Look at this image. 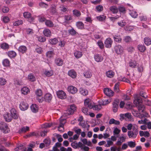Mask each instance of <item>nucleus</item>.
Returning <instances> with one entry per match:
<instances>
[{"label": "nucleus", "instance_id": "nucleus-1", "mask_svg": "<svg viewBox=\"0 0 151 151\" xmlns=\"http://www.w3.org/2000/svg\"><path fill=\"white\" fill-rule=\"evenodd\" d=\"M142 103V100L141 98L139 96L135 97L134 100V103L136 106H138V108L139 111L140 112H143V114H145L146 113L144 111L145 106L141 104Z\"/></svg>", "mask_w": 151, "mask_h": 151}, {"label": "nucleus", "instance_id": "nucleus-2", "mask_svg": "<svg viewBox=\"0 0 151 151\" xmlns=\"http://www.w3.org/2000/svg\"><path fill=\"white\" fill-rule=\"evenodd\" d=\"M0 129L5 134L9 133L10 131L7 124L4 122L0 123Z\"/></svg>", "mask_w": 151, "mask_h": 151}, {"label": "nucleus", "instance_id": "nucleus-3", "mask_svg": "<svg viewBox=\"0 0 151 151\" xmlns=\"http://www.w3.org/2000/svg\"><path fill=\"white\" fill-rule=\"evenodd\" d=\"M76 110V108L75 106L74 105H71L70 108L64 111V114L65 115V116H67L73 114Z\"/></svg>", "mask_w": 151, "mask_h": 151}, {"label": "nucleus", "instance_id": "nucleus-4", "mask_svg": "<svg viewBox=\"0 0 151 151\" xmlns=\"http://www.w3.org/2000/svg\"><path fill=\"white\" fill-rule=\"evenodd\" d=\"M35 94L37 100L40 102H42L43 101V98L42 96V93L40 89H38L35 91Z\"/></svg>", "mask_w": 151, "mask_h": 151}, {"label": "nucleus", "instance_id": "nucleus-5", "mask_svg": "<svg viewBox=\"0 0 151 151\" xmlns=\"http://www.w3.org/2000/svg\"><path fill=\"white\" fill-rule=\"evenodd\" d=\"M132 114L134 116L141 119L145 117H147L148 116V114L147 113H145V114H140L137 111L134 110L132 111Z\"/></svg>", "mask_w": 151, "mask_h": 151}, {"label": "nucleus", "instance_id": "nucleus-6", "mask_svg": "<svg viewBox=\"0 0 151 151\" xmlns=\"http://www.w3.org/2000/svg\"><path fill=\"white\" fill-rule=\"evenodd\" d=\"M84 104L86 106L90 109H92L94 106V103L89 99H86L84 101Z\"/></svg>", "mask_w": 151, "mask_h": 151}, {"label": "nucleus", "instance_id": "nucleus-7", "mask_svg": "<svg viewBox=\"0 0 151 151\" xmlns=\"http://www.w3.org/2000/svg\"><path fill=\"white\" fill-rule=\"evenodd\" d=\"M114 49L115 52L118 54L121 55L123 53V48L121 45H118L115 46Z\"/></svg>", "mask_w": 151, "mask_h": 151}, {"label": "nucleus", "instance_id": "nucleus-8", "mask_svg": "<svg viewBox=\"0 0 151 151\" xmlns=\"http://www.w3.org/2000/svg\"><path fill=\"white\" fill-rule=\"evenodd\" d=\"M56 93L58 98L60 99H64L66 97V93L62 90H59L57 91Z\"/></svg>", "mask_w": 151, "mask_h": 151}, {"label": "nucleus", "instance_id": "nucleus-9", "mask_svg": "<svg viewBox=\"0 0 151 151\" xmlns=\"http://www.w3.org/2000/svg\"><path fill=\"white\" fill-rule=\"evenodd\" d=\"M138 130L136 129V131L133 132L132 131H129L128 132V135L129 138H135L138 133Z\"/></svg>", "mask_w": 151, "mask_h": 151}, {"label": "nucleus", "instance_id": "nucleus-10", "mask_svg": "<svg viewBox=\"0 0 151 151\" xmlns=\"http://www.w3.org/2000/svg\"><path fill=\"white\" fill-rule=\"evenodd\" d=\"M19 107L21 110L25 111L28 108V105L26 102L22 101L20 104Z\"/></svg>", "mask_w": 151, "mask_h": 151}, {"label": "nucleus", "instance_id": "nucleus-11", "mask_svg": "<svg viewBox=\"0 0 151 151\" xmlns=\"http://www.w3.org/2000/svg\"><path fill=\"white\" fill-rule=\"evenodd\" d=\"M119 100L114 101L113 103V110L114 112H116L119 107Z\"/></svg>", "mask_w": 151, "mask_h": 151}, {"label": "nucleus", "instance_id": "nucleus-12", "mask_svg": "<svg viewBox=\"0 0 151 151\" xmlns=\"http://www.w3.org/2000/svg\"><path fill=\"white\" fill-rule=\"evenodd\" d=\"M68 91L72 94L76 93L78 91L77 88L75 87L70 86L68 87Z\"/></svg>", "mask_w": 151, "mask_h": 151}, {"label": "nucleus", "instance_id": "nucleus-13", "mask_svg": "<svg viewBox=\"0 0 151 151\" xmlns=\"http://www.w3.org/2000/svg\"><path fill=\"white\" fill-rule=\"evenodd\" d=\"M104 93L107 96H111L114 95V92L109 88H104Z\"/></svg>", "mask_w": 151, "mask_h": 151}, {"label": "nucleus", "instance_id": "nucleus-14", "mask_svg": "<svg viewBox=\"0 0 151 151\" xmlns=\"http://www.w3.org/2000/svg\"><path fill=\"white\" fill-rule=\"evenodd\" d=\"M11 115L13 119H16L18 118V115L15 109L12 108L10 110Z\"/></svg>", "mask_w": 151, "mask_h": 151}, {"label": "nucleus", "instance_id": "nucleus-15", "mask_svg": "<svg viewBox=\"0 0 151 151\" xmlns=\"http://www.w3.org/2000/svg\"><path fill=\"white\" fill-rule=\"evenodd\" d=\"M94 58L95 60L97 62H101L103 60V58L102 56L99 54L95 55Z\"/></svg>", "mask_w": 151, "mask_h": 151}, {"label": "nucleus", "instance_id": "nucleus-16", "mask_svg": "<svg viewBox=\"0 0 151 151\" xmlns=\"http://www.w3.org/2000/svg\"><path fill=\"white\" fill-rule=\"evenodd\" d=\"M4 116L5 121L7 122H10L13 119L11 114L8 113H6L4 114Z\"/></svg>", "mask_w": 151, "mask_h": 151}, {"label": "nucleus", "instance_id": "nucleus-17", "mask_svg": "<svg viewBox=\"0 0 151 151\" xmlns=\"http://www.w3.org/2000/svg\"><path fill=\"white\" fill-rule=\"evenodd\" d=\"M112 43V41L110 38H107L104 42L105 47L107 48L111 47Z\"/></svg>", "mask_w": 151, "mask_h": 151}, {"label": "nucleus", "instance_id": "nucleus-18", "mask_svg": "<svg viewBox=\"0 0 151 151\" xmlns=\"http://www.w3.org/2000/svg\"><path fill=\"white\" fill-rule=\"evenodd\" d=\"M55 62L56 65L58 66H62L63 64V60L60 58H56Z\"/></svg>", "mask_w": 151, "mask_h": 151}, {"label": "nucleus", "instance_id": "nucleus-19", "mask_svg": "<svg viewBox=\"0 0 151 151\" xmlns=\"http://www.w3.org/2000/svg\"><path fill=\"white\" fill-rule=\"evenodd\" d=\"M68 75L73 78H75L76 76V72L73 70H71L68 71Z\"/></svg>", "mask_w": 151, "mask_h": 151}, {"label": "nucleus", "instance_id": "nucleus-20", "mask_svg": "<svg viewBox=\"0 0 151 151\" xmlns=\"http://www.w3.org/2000/svg\"><path fill=\"white\" fill-rule=\"evenodd\" d=\"M27 50V47L24 45H21L20 46L18 49V51L22 54L25 53L26 52Z\"/></svg>", "mask_w": 151, "mask_h": 151}, {"label": "nucleus", "instance_id": "nucleus-21", "mask_svg": "<svg viewBox=\"0 0 151 151\" xmlns=\"http://www.w3.org/2000/svg\"><path fill=\"white\" fill-rule=\"evenodd\" d=\"M52 98V95L50 93H47L45 95L43 100L44 99L46 101L49 102L51 100Z\"/></svg>", "mask_w": 151, "mask_h": 151}, {"label": "nucleus", "instance_id": "nucleus-22", "mask_svg": "<svg viewBox=\"0 0 151 151\" xmlns=\"http://www.w3.org/2000/svg\"><path fill=\"white\" fill-rule=\"evenodd\" d=\"M29 127L27 126L25 127H23L20 129L18 131V133L19 134H22L26 132L27 131H29Z\"/></svg>", "mask_w": 151, "mask_h": 151}, {"label": "nucleus", "instance_id": "nucleus-23", "mask_svg": "<svg viewBox=\"0 0 151 151\" xmlns=\"http://www.w3.org/2000/svg\"><path fill=\"white\" fill-rule=\"evenodd\" d=\"M32 111L34 113L38 112V107L36 104H32L30 106Z\"/></svg>", "mask_w": 151, "mask_h": 151}, {"label": "nucleus", "instance_id": "nucleus-24", "mask_svg": "<svg viewBox=\"0 0 151 151\" xmlns=\"http://www.w3.org/2000/svg\"><path fill=\"white\" fill-rule=\"evenodd\" d=\"M8 56L11 58H14L17 55L16 52L14 51H9L7 53Z\"/></svg>", "mask_w": 151, "mask_h": 151}, {"label": "nucleus", "instance_id": "nucleus-25", "mask_svg": "<svg viewBox=\"0 0 151 151\" xmlns=\"http://www.w3.org/2000/svg\"><path fill=\"white\" fill-rule=\"evenodd\" d=\"M21 92L22 94L26 95L29 92V89L28 87H24L21 89Z\"/></svg>", "mask_w": 151, "mask_h": 151}, {"label": "nucleus", "instance_id": "nucleus-26", "mask_svg": "<svg viewBox=\"0 0 151 151\" xmlns=\"http://www.w3.org/2000/svg\"><path fill=\"white\" fill-rule=\"evenodd\" d=\"M139 134L140 136H144L145 137H148L150 136V134L147 131H139Z\"/></svg>", "mask_w": 151, "mask_h": 151}, {"label": "nucleus", "instance_id": "nucleus-27", "mask_svg": "<svg viewBox=\"0 0 151 151\" xmlns=\"http://www.w3.org/2000/svg\"><path fill=\"white\" fill-rule=\"evenodd\" d=\"M80 93L82 95L85 96L87 95L88 94V91L87 90H86L81 88L79 90Z\"/></svg>", "mask_w": 151, "mask_h": 151}, {"label": "nucleus", "instance_id": "nucleus-28", "mask_svg": "<svg viewBox=\"0 0 151 151\" xmlns=\"http://www.w3.org/2000/svg\"><path fill=\"white\" fill-rule=\"evenodd\" d=\"M76 25L78 29H84V24L81 22L79 21L76 22Z\"/></svg>", "mask_w": 151, "mask_h": 151}, {"label": "nucleus", "instance_id": "nucleus-29", "mask_svg": "<svg viewBox=\"0 0 151 151\" xmlns=\"http://www.w3.org/2000/svg\"><path fill=\"white\" fill-rule=\"evenodd\" d=\"M83 55L82 52L79 51H76L74 52V55L76 58H81Z\"/></svg>", "mask_w": 151, "mask_h": 151}, {"label": "nucleus", "instance_id": "nucleus-30", "mask_svg": "<svg viewBox=\"0 0 151 151\" xmlns=\"http://www.w3.org/2000/svg\"><path fill=\"white\" fill-rule=\"evenodd\" d=\"M43 33L44 35L46 37H50L51 35L50 31L48 29H45L43 31Z\"/></svg>", "mask_w": 151, "mask_h": 151}, {"label": "nucleus", "instance_id": "nucleus-31", "mask_svg": "<svg viewBox=\"0 0 151 151\" xmlns=\"http://www.w3.org/2000/svg\"><path fill=\"white\" fill-rule=\"evenodd\" d=\"M109 124H114L115 125H119L120 122L119 121L115 120L113 118L111 119L109 122Z\"/></svg>", "mask_w": 151, "mask_h": 151}, {"label": "nucleus", "instance_id": "nucleus-32", "mask_svg": "<svg viewBox=\"0 0 151 151\" xmlns=\"http://www.w3.org/2000/svg\"><path fill=\"white\" fill-rule=\"evenodd\" d=\"M114 75V73L111 70H109L106 72V75L109 78H112L113 77Z\"/></svg>", "mask_w": 151, "mask_h": 151}, {"label": "nucleus", "instance_id": "nucleus-33", "mask_svg": "<svg viewBox=\"0 0 151 151\" xmlns=\"http://www.w3.org/2000/svg\"><path fill=\"white\" fill-rule=\"evenodd\" d=\"M109 10L114 14L118 12V8L114 6H110Z\"/></svg>", "mask_w": 151, "mask_h": 151}, {"label": "nucleus", "instance_id": "nucleus-34", "mask_svg": "<svg viewBox=\"0 0 151 151\" xmlns=\"http://www.w3.org/2000/svg\"><path fill=\"white\" fill-rule=\"evenodd\" d=\"M53 71L52 70H46L45 71L44 73L46 76L50 77L52 76L53 74Z\"/></svg>", "mask_w": 151, "mask_h": 151}, {"label": "nucleus", "instance_id": "nucleus-35", "mask_svg": "<svg viewBox=\"0 0 151 151\" xmlns=\"http://www.w3.org/2000/svg\"><path fill=\"white\" fill-rule=\"evenodd\" d=\"M84 76L86 78H90L92 76V73L91 70H88L85 72L84 74Z\"/></svg>", "mask_w": 151, "mask_h": 151}, {"label": "nucleus", "instance_id": "nucleus-36", "mask_svg": "<svg viewBox=\"0 0 151 151\" xmlns=\"http://www.w3.org/2000/svg\"><path fill=\"white\" fill-rule=\"evenodd\" d=\"M138 48L139 50L141 52H144L146 50V48L144 45H139L138 46Z\"/></svg>", "mask_w": 151, "mask_h": 151}, {"label": "nucleus", "instance_id": "nucleus-37", "mask_svg": "<svg viewBox=\"0 0 151 151\" xmlns=\"http://www.w3.org/2000/svg\"><path fill=\"white\" fill-rule=\"evenodd\" d=\"M28 79L29 81L32 82H34L36 80L35 77L32 73H30L28 75Z\"/></svg>", "mask_w": 151, "mask_h": 151}, {"label": "nucleus", "instance_id": "nucleus-38", "mask_svg": "<svg viewBox=\"0 0 151 151\" xmlns=\"http://www.w3.org/2000/svg\"><path fill=\"white\" fill-rule=\"evenodd\" d=\"M26 149V148L24 146L20 145H18L17 147L15 148L14 150L16 151H17L21 150H22V151H25Z\"/></svg>", "mask_w": 151, "mask_h": 151}, {"label": "nucleus", "instance_id": "nucleus-39", "mask_svg": "<svg viewBox=\"0 0 151 151\" xmlns=\"http://www.w3.org/2000/svg\"><path fill=\"white\" fill-rule=\"evenodd\" d=\"M129 14L132 17L134 18H136L138 16L137 12L133 10L130 11Z\"/></svg>", "mask_w": 151, "mask_h": 151}, {"label": "nucleus", "instance_id": "nucleus-40", "mask_svg": "<svg viewBox=\"0 0 151 151\" xmlns=\"http://www.w3.org/2000/svg\"><path fill=\"white\" fill-rule=\"evenodd\" d=\"M129 66L132 68H135L137 65V63L135 61H131L129 63Z\"/></svg>", "mask_w": 151, "mask_h": 151}, {"label": "nucleus", "instance_id": "nucleus-41", "mask_svg": "<svg viewBox=\"0 0 151 151\" xmlns=\"http://www.w3.org/2000/svg\"><path fill=\"white\" fill-rule=\"evenodd\" d=\"M45 24L47 27H53L54 24L53 22L50 20H46L45 21Z\"/></svg>", "mask_w": 151, "mask_h": 151}, {"label": "nucleus", "instance_id": "nucleus-42", "mask_svg": "<svg viewBox=\"0 0 151 151\" xmlns=\"http://www.w3.org/2000/svg\"><path fill=\"white\" fill-rule=\"evenodd\" d=\"M113 38L115 41L118 42H120L122 39L119 36H114Z\"/></svg>", "mask_w": 151, "mask_h": 151}, {"label": "nucleus", "instance_id": "nucleus-43", "mask_svg": "<svg viewBox=\"0 0 151 151\" xmlns=\"http://www.w3.org/2000/svg\"><path fill=\"white\" fill-rule=\"evenodd\" d=\"M1 47L4 50H8L9 48V46L8 44L3 43L1 45Z\"/></svg>", "mask_w": 151, "mask_h": 151}, {"label": "nucleus", "instance_id": "nucleus-44", "mask_svg": "<svg viewBox=\"0 0 151 151\" xmlns=\"http://www.w3.org/2000/svg\"><path fill=\"white\" fill-rule=\"evenodd\" d=\"M28 35H32L34 33V31L32 29L27 28L25 29Z\"/></svg>", "mask_w": 151, "mask_h": 151}, {"label": "nucleus", "instance_id": "nucleus-45", "mask_svg": "<svg viewBox=\"0 0 151 151\" xmlns=\"http://www.w3.org/2000/svg\"><path fill=\"white\" fill-rule=\"evenodd\" d=\"M64 122L62 123V121L60 122V124L59 126L58 127V130L59 131L62 132L64 129L63 126L65 124V121H64Z\"/></svg>", "mask_w": 151, "mask_h": 151}, {"label": "nucleus", "instance_id": "nucleus-46", "mask_svg": "<svg viewBox=\"0 0 151 151\" xmlns=\"http://www.w3.org/2000/svg\"><path fill=\"white\" fill-rule=\"evenodd\" d=\"M7 82L5 79L2 77H0V86H4Z\"/></svg>", "mask_w": 151, "mask_h": 151}, {"label": "nucleus", "instance_id": "nucleus-47", "mask_svg": "<svg viewBox=\"0 0 151 151\" xmlns=\"http://www.w3.org/2000/svg\"><path fill=\"white\" fill-rule=\"evenodd\" d=\"M144 42L147 45H150L151 44V40L147 37H145L144 39Z\"/></svg>", "mask_w": 151, "mask_h": 151}, {"label": "nucleus", "instance_id": "nucleus-48", "mask_svg": "<svg viewBox=\"0 0 151 151\" xmlns=\"http://www.w3.org/2000/svg\"><path fill=\"white\" fill-rule=\"evenodd\" d=\"M73 15L77 17H79L81 15V13L80 11L77 10H74L73 11Z\"/></svg>", "mask_w": 151, "mask_h": 151}, {"label": "nucleus", "instance_id": "nucleus-49", "mask_svg": "<svg viewBox=\"0 0 151 151\" xmlns=\"http://www.w3.org/2000/svg\"><path fill=\"white\" fill-rule=\"evenodd\" d=\"M101 106L100 104H98L96 105H94V106H93V108H92L93 110H99L101 109Z\"/></svg>", "mask_w": 151, "mask_h": 151}, {"label": "nucleus", "instance_id": "nucleus-50", "mask_svg": "<svg viewBox=\"0 0 151 151\" xmlns=\"http://www.w3.org/2000/svg\"><path fill=\"white\" fill-rule=\"evenodd\" d=\"M65 22L67 23L68 21H69L72 19L70 15H65L64 17Z\"/></svg>", "mask_w": 151, "mask_h": 151}, {"label": "nucleus", "instance_id": "nucleus-51", "mask_svg": "<svg viewBox=\"0 0 151 151\" xmlns=\"http://www.w3.org/2000/svg\"><path fill=\"white\" fill-rule=\"evenodd\" d=\"M54 55V52L52 51H48L46 53V56L49 58L52 57Z\"/></svg>", "mask_w": 151, "mask_h": 151}, {"label": "nucleus", "instance_id": "nucleus-52", "mask_svg": "<svg viewBox=\"0 0 151 151\" xmlns=\"http://www.w3.org/2000/svg\"><path fill=\"white\" fill-rule=\"evenodd\" d=\"M2 63L4 66H7L9 65L10 62L8 59H6L3 60Z\"/></svg>", "mask_w": 151, "mask_h": 151}, {"label": "nucleus", "instance_id": "nucleus-53", "mask_svg": "<svg viewBox=\"0 0 151 151\" xmlns=\"http://www.w3.org/2000/svg\"><path fill=\"white\" fill-rule=\"evenodd\" d=\"M58 40L56 38L50 39L49 40L50 43L52 45H55L58 42Z\"/></svg>", "mask_w": 151, "mask_h": 151}, {"label": "nucleus", "instance_id": "nucleus-54", "mask_svg": "<svg viewBox=\"0 0 151 151\" xmlns=\"http://www.w3.org/2000/svg\"><path fill=\"white\" fill-rule=\"evenodd\" d=\"M128 145L131 148L134 147L136 145V143L135 142L132 141L128 142Z\"/></svg>", "mask_w": 151, "mask_h": 151}, {"label": "nucleus", "instance_id": "nucleus-55", "mask_svg": "<svg viewBox=\"0 0 151 151\" xmlns=\"http://www.w3.org/2000/svg\"><path fill=\"white\" fill-rule=\"evenodd\" d=\"M69 33L72 35H75L77 33L76 32L73 28H72L68 30Z\"/></svg>", "mask_w": 151, "mask_h": 151}, {"label": "nucleus", "instance_id": "nucleus-56", "mask_svg": "<svg viewBox=\"0 0 151 151\" xmlns=\"http://www.w3.org/2000/svg\"><path fill=\"white\" fill-rule=\"evenodd\" d=\"M119 83H117L115 84L114 87V91L117 93L119 91Z\"/></svg>", "mask_w": 151, "mask_h": 151}, {"label": "nucleus", "instance_id": "nucleus-57", "mask_svg": "<svg viewBox=\"0 0 151 151\" xmlns=\"http://www.w3.org/2000/svg\"><path fill=\"white\" fill-rule=\"evenodd\" d=\"M23 22L22 20H18L13 22L14 26H18L23 24Z\"/></svg>", "mask_w": 151, "mask_h": 151}, {"label": "nucleus", "instance_id": "nucleus-58", "mask_svg": "<svg viewBox=\"0 0 151 151\" xmlns=\"http://www.w3.org/2000/svg\"><path fill=\"white\" fill-rule=\"evenodd\" d=\"M106 17L104 15H101L97 17V19L99 21H102L105 20L106 19Z\"/></svg>", "mask_w": 151, "mask_h": 151}, {"label": "nucleus", "instance_id": "nucleus-59", "mask_svg": "<svg viewBox=\"0 0 151 151\" xmlns=\"http://www.w3.org/2000/svg\"><path fill=\"white\" fill-rule=\"evenodd\" d=\"M50 12L53 14H55L56 12V6H52L50 9Z\"/></svg>", "mask_w": 151, "mask_h": 151}, {"label": "nucleus", "instance_id": "nucleus-60", "mask_svg": "<svg viewBox=\"0 0 151 151\" xmlns=\"http://www.w3.org/2000/svg\"><path fill=\"white\" fill-rule=\"evenodd\" d=\"M125 118H127L129 120H132V116L130 113L127 112L125 114Z\"/></svg>", "mask_w": 151, "mask_h": 151}, {"label": "nucleus", "instance_id": "nucleus-61", "mask_svg": "<svg viewBox=\"0 0 151 151\" xmlns=\"http://www.w3.org/2000/svg\"><path fill=\"white\" fill-rule=\"evenodd\" d=\"M121 130L118 129L117 127H116L113 131V133L114 135H118L120 132Z\"/></svg>", "mask_w": 151, "mask_h": 151}, {"label": "nucleus", "instance_id": "nucleus-62", "mask_svg": "<svg viewBox=\"0 0 151 151\" xmlns=\"http://www.w3.org/2000/svg\"><path fill=\"white\" fill-rule=\"evenodd\" d=\"M134 28V27L133 26H127L125 27V29L127 31H130L132 30Z\"/></svg>", "mask_w": 151, "mask_h": 151}, {"label": "nucleus", "instance_id": "nucleus-63", "mask_svg": "<svg viewBox=\"0 0 151 151\" xmlns=\"http://www.w3.org/2000/svg\"><path fill=\"white\" fill-rule=\"evenodd\" d=\"M97 44L101 49H103L104 48V44L101 41H99L97 42Z\"/></svg>", "mask_w": 151, "mask_h": 151}, {"label": "nucleus", "instance_id": "nucleus-64", "mask_svg": "<svg viewBox=\"0 0 151 151\" xmlns=\"http://www.w3.org/2000/svg\"><path fill=\"white\" fill-rule=\"evenodd\" d=\"M47 132V131L46 129H44L43 130L41 131L40 132V135L41 136L43 137L46 136Z\"/></svg>", "mask_w": 151, "mask_h": 151}]
</instances>
